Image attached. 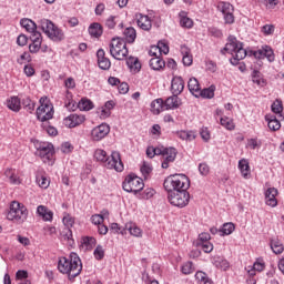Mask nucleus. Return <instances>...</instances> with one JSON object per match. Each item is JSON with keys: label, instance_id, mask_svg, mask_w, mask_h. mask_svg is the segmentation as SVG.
I'll return each mask as SVG.
<instances>
[{"label": "nucleus", "instance_id": "f257e3e1", "mask_svg": "<svg viewBox=\"0 0 284 284\" xmlns=\"http://www.w3.org/2000/svg\"><path fill=\"white\" fill-rule=\"evenodd\" d=\"M82 270L83 264H81V258L77 253H71L69 257H59L58 271L60 274H65L69 281H74Z\"/></svg>", "mask_w": 284, "mask_h": 284}, {"label": "nucleus", "instance_id": "f03ea898", "mask_svg": "<svg viewBox=\"0 0 284 284\" xmlns=\"http://www.w3.org/2000/svg\"><path fill=\"white\" fill-rule=\"evenodd\" d=\"M94 159L99 163H102L108 170H115V172H123V161H121V153L113 151L111 155H108V152L102 149H97L94 151Z\"/></svg>", "mask_w": 284, "mask_h": 284}, {"label": "nucleus", "instance_id": "7ed1b4c3", "mask_svg": "<svg viewBox=\"0 0 284 284\" xmlns=\"http://www.w3.org/2000/svg\"><path fill=\"white\" fill-rule=\"evenodd\" d=\"M221 54H232V65H239V61H243L247 57V51L243 48V42L239 41L236 37L229 36L225 47L221 50Z\"/></svg>", "mask_w": 284, "mask_h": 284}, {"label": "nucleus", "instance_id": "20e7f679", "mask_svg": "<svg viewBox=\"0 0 284 284\" xmlns=\"http://www.w3.org/2000/svg\"><path fill=\"white\" fill-rule=\"evenodd\" d=\"M176 149L172 146H149L146 149V156H149V159H154V156H162L163 170H168V168H170V163H174V161H176Z\"/></svg>", "mask_w": 284, "mask_h": 284}, {"label": "nucleus", "instance_id": "39448f33", "mask_svg": "<svg viewBox=\"0 0 284 284\" xmlns=\"http://www.w3.org/2000/svg\"><path fill=\"white\" fill-rule=\"evenodd\" d=\"M163 185L166 192H186L190 190V178L185 174L170 175L164 180Z\"/></svg>", "mask_w": 284, "mask_h": 284}, {"label": "nucleus", "instance_id": "423d86ee", "mask_svg": "<svg viewBox=\"0 0 284 284\" xmlns=\"http://www.w3.org/2000/svg\"><path fill=\"white\" fill-rule=\"evenodd\" d=\"M7 219L8 221H12V223H17L18 225L26 223V221H28V207H26L23 203L17 201L11 202Z\"/></svg>", "mask_w": 284, "mask_h": 284}, {"label": "nucleus", "instance_id": "0eeeda50", "mask_svg": "<svg viewBox=\"0 0 284 284\" xmlns=\"http://www.w3.org/2000/svg\"><path fill=\"white\" fill-rule=\"evenodd\" d=\"M41 30L47 34L51 41H63L65 39V33L59 27H57L52 21L43 19L40 21Z\"/></svg>", "mask_w": 284, "mask_h": 284}, {"label": "nucleus", "instance_id": "6e6552de", "mask_svg": "<svg viewBox=\"0 0 284 284\" xmlns=\"http://www.w3.org/2000/svg\"><path fill=\"white\" fill-rule=\"evenodd\" d=\"M110 54L113 57V59H116V61H125L128 59V45L125 44V40L121 38H114L112 39L110 43Z\"/></svg>", "mask_w": 284, "mask_h": 284}, {"label": "nucleus", "instance_id": "1a4fd4ad", "mask_svg": "<svg viewBox=\"0 0 284 284\" xmlns=\"http://www.w3.org/2000/svg\"><path fill=\"white\" fill-rule=\"evenodd\" d=\"M37 119L42 123L50 121L54 116V105L48 98L40 99V108L37 109Z\"/></svg>", "mask_w": 284, "mask_h": 284}, {"label": "nucleus", "instance_id": "9d476101", "mask_svg": "<svg viewBox=\"0 0 284 284\" xmlns=\"http://www.w3.org/2000/svg\"><path fill=\"white\" fill-rule=\"evenodd\" d=\"M122 187L124 192H131L133 194H138V192H141V190L145 187V184L143 183V179L134 174H129L124 179L122 183Z\"/></svg>", "mask_w": 284, "mask_h": 284}, {"label": "nucleus", "instance_id": "9b49d317", "mask_svg": "<svg viewBox=\"0 0 284 284\" xmlns=\"http://www.w3.org/2000/svg\"><path fill=\"white\" fill-rule=\"evenodd\" d=\"M34 148L43 163H50L54 159V145L50 142H34Z\"/></svg>", "mask_w": 284, "mask_h": 284}, {"label": "nucleus", "instance_id": "f8f14e48", "mask_svg": "<svg viewBox=\"0 0 284 284\" xmlns=\"http://www.w3.org/2000/svg\"><path fill=\"white\" fill-rule=\"evenodd\" d=\"M169 203L175 207H186L190 204V193L187 191L169 192Z\"/></svg>", "mask_w": 284, "mask_h": 284}, {"label": "nucleus", "instance_id": "ddd939ff", "mask_svg": "<svg viewBox=\"0 0 284 284\" xmlns=\"http://www.w3.org/2000/svg\"><path fill=\"white\" fill-rule=\"evenodd\" d=\"M212 235L210 233H200L197 239L193 242V245L197 250H202L205 254H210L214 251V244H212Z\"/></svg>", "mask_w": 284, "mask_h": 284}, {"label": "nucleus", "instance_id": "4468645a", "mask_svg": "<svg viewBox=\"0 0 284 284\" xmlns=\"http://www.w3.org/2000/svg\"><path fill=\"white\" fill-rule=\"evenodd\" d=\"M217 10L222 12L225 23L229 26L234 23V6L232 3L221 1L217 3Z\"/></svg>", "mask_w": 284, "mask_h": 284}, {"label": "nucleus", "instance_id": "2eb2a0df", "mask_svg": "<svg viewBox=\"0 0 284 284\" xmlns=\"http://www.w3.org/2000/svg\"><path fill=\"white\" fill-rule=\"evenodd\" d=\"M252 54L255 57V59H267L270 63H274V61H276L274 49H272L270 45H262L261 49L252 51Z\"/></svg>", "mask_w": 284, "mask_h": 284}, {"label": "nucleus", "instance_id": "dca6fc26", "mask_svg": "<svg viewBox=\"0 0 284 284\" xmlns=\"http://www.w3.org/2000/svg\"><path fill=\"white\" fill-rule=\"evenodd\" d=\"M108 134H110V125H108L106 123H102L92 129L91 140L92 141H103V139H105V136Z\"/></svg>", "mask_w": 284, "mask_h": 284}, {"label": "nucleus", "instance_id": "f3484780", "mask_svg": "<svg viewBox=\"0 0 284 284\" xmlns=\"http://www.w3.org/2000/svg\"><path fill=\"white\" fill-rule=\"evenodd\" d=\"M82 123H85V115L83 114L71 113L69 116L63 119V125L70 129L79 128Z\"/></svg>", "mask_w": 284, "mask_h": 284}, {"label": "nucleus", "instance_id": "a211bd4d", "mask_svg": "<svg viewBox=\"0 0 284 284\" xmlns=\"http://www.w3.org/2000/svg\"><path fill=\"white\" fill-rule=\"evenodd\" d=\"M265 204L270 207H276L278 205V200L276 199L278 196V190L276 187H268L265 193Z\"/></svg>", "mask_w": 284, "mask_h": 284}, {"label": "nucleus", "instance_id": "6ab92c4d", "mask_svg": "<svg viewBox=\"0 0 284 284\" xmlns=\"http://www.w3.org/2000/svg\"><path fill=\"white\" fill-rule=\"evenodd\" d=\"M135 19L136 24L141 30H144V32H150V30H152V20L150 19V17L143 13H136Z\"/></svg>", "mask_w": 284, "mask_h": 284}, {"label": "nucleus", "instance_id": "aec40b11", "mask_svg": "<svg viewBox=\"0 0 284 284\" xmlns=\"http://www.w3.org/2000/svg\"><path fill=\"white\" fill-rule=\"evenodd\" d=\"M31 43L29 44V52L31 54H37L39 50H41V43H43V38L41 37V32H36L30 37Z\"/></svg>", "mask_w": 284, "mask_h": 284}, {"label": "nucleus", "instance_id": "412c9836", "mask_svg": "<svg viewBox=\"0 0 284 284\" xmlns=\"http://www.w3.org/2000/svg\"><path fill=\"white\" fill-rule=\"evenodd\" d=\"M97 59L100 70H110V68H112L110 58L105 57V50L99 49L97 52Z\"/></svg>", "mask_w": 284, "mask_h": 284}, {"label": "nucleus", "instance_id": "4be33fe9", "mask_svg": "<svg viewBox=\"0 0 284 284\" xmlns=\"http://www.w3.org/2000/svg\"><path fill=\"white\" fill-rule=\"evenodd\" d=\"M185 90V81H183V78L175 75L173 77L171 81V92L172 94H175L179 97Z\"/></svg>", "mask_w": 284, "mask_h": 284}, {"label": "nucleus", "instance_id": "5701e85b", "mask_svg": "<svg viewBox=\"0 0 284 284\" xmlns=\"http://www.w3.org/2000/svg\"><path fill=\"white\" fill-rule=\"evenodd\" d=\"M180 52L182 54L183 65H185L186 68H190V65L194 63V57L192 55V50L187 45L183 44L180 48Z\"/></svg>", "mask_w": 284, "mask_h": 284}, {"label": "nucleus", "instance_id": "b1692460", "mask_svg": "<svg viewBox=\"0 0 284 284\" xmlns=\"http://www.w3.org/2000/svg\"><path fill=\"white\" fill-rule=\"evenodd\" d=\"M156 52L160 54H168L170 52V47L164 41H159L156 47H152L150 50L151 57H156Z\"/></svg>", "mask_w": 284, "mask_h": 284}, {"label": "nucleus", "instance_id": "393cba45", "mask_svg": "<svg viewBox=\"0 0 284 284\" xmlns=\"http://www.w3.org/2000/svg\"><path fill=\"white\" fill-rule=\"evenodd\" d=\"M37 214L38 216H41L42 221H52L54 213L52 211H49L45 205H39L37 207Z\"/></svg>", "mask_w": 284, "mask_h": 284}, {"label": "nucleus", "instance_id": "a878e982", "mask_svg": "<svg viewBox=\"0 0 284 284\" xmlns=\"http://www.w3.org/2000/svg\"><path fill=\"white\" fill-rule=\"evenodd\" d=\"M181 105V100L179 99V95L173 94L172 97H169L164 101V109L165 110H176Z\"/></svg>", "mask_w": 284, "mask_h": 284}, {"label": "nucleus", "instance_id": "bb28decb", "mask_svg": "<svg viewBox=\"0 0 284 284\" xmlns=\"http://www.w3.org/2000/svg\"><path fill=\"white\" fill-rule=\"evenodd\" d=\"M243 179H250V174H252V171L250 169V162L245 159H242L239 161L237 165Z\"/></svg>", "mask_w": 284, "mask_h": 284}, {"label": "nucleus", "instance_id": "cd10ccee", "mask_svg": "<svg viewBox=\"0 0 284 284\" xmlns=\"http://www.w3.org/2000/svg\"><path fill=\"white\" fill-rule=\"evenodd\" d=\"M175 136H178V139H181V141L192 142L194 141V139H196V132L185 130L176 131Z\"/></svg>", "mask_w": 284, "mask_h": 284}, {"label": "nucleus", "instance_id": "c85d7f7f", "mask_svg": "<svg viewBox=\"0 0 284 284\" xmlns=\"http://www.w3.org/2000/svg\"><path fill=\"white\" fill-rule=\"evenodd\" d=\"M20 26L24 28L27 32H30V34H34L36 32H39L37 31V23H34V21L28 18L21 19Z\"/></svg>", "mask_w": 284, "mask_h": 284}, {"label": "nucleus", "instance_id": "c756f323", "mask_svg": "<svg viewBox=\"0 0 284 284\" xmlns=\"http://www.w3.org/2000/svg\"><path fill=\"white\" fill-rule=\"evenodd\" d=\"M7 106L12 112H19L21 110V99L19 97L13 95L7 100Z\"/></svg>", "mask_w": 284, "mask_h": 284}, {"label": "nucleus", "instance_id": "7c9ffc66", "mask_svg": "<svg viewBox=\"0 0 284 284\" xmlns=\"http://www.w3.org/2000/svg\"><path fill=\"white\" fill-rule=\"evenodd\" d=\"M181 28H187L189 30L194 27V21L187 17V12L181 11L179 13Z\"/></svg>", "mask_w": 284, "mask_h": 284}, {"label": "nucleus", "instance_id": "2f4dec72", "mask_svg": "<svg viewBox=\"0 0 284 284\" xmlns=\"http://www.w3.org/2000/svg\"><path fill=\"white\" fill-rule=\"evenodd\" d=\"M151 112L153 114H159L160 112H165V104L163 99H155L151 102Z\"/></svg>", "mask_w": 284, "mask_h": 284}, {"label": "nucleus", "instance_id": "473e14b6", "mask_svg": "<svg viewBox=\"0 0 284 284\" xmlns=\"http://www.w3.org/2000/svg\"><path fill=\"white\" fill-rule=\"evenodd\" d=\"M123 37L126 43H134V41H136V29H134V27L125 28Z\"/></svg>", "mask_w": 284, "mask_h": 284}, {"label": "nucleus", "instance_id": "72a5a7b5", "mask_svg": "<svg viewBox=\"0 0 284 284\" xmlns=\"http://www.w3.org/2000/svg\"><path fill=\"white\" fill-rule=\"evenodd\" d=\"M187 89L194 97H199V92L201 91V84L196 78H191L187 82Z\"/></svg>", "mask_w": 284, "mask_h": 284}, {"label": "nucleus", "instance_id": "f704fd0d", "mask_svg": "<svg viewBox=\"0 0 284 284\" xmlns=\"http://www.w3.org/2000/svg\"><path fill=\"white\" fill-rule=\"evenodd\" d=\"M125 230L130 232L131 236H135L136 239H141L143 236V231L136 224L129 222L125 224Z\"/></svg>", "mask_w": 284, "mask_h": 284}, {"label": "nucleus", "instance_id": "c9c22d12", "mask_svg": "<svg viewBox=\"0 0 284 284\" xmlns=\"http://www.w3.org/2000/svg\"><path fill=\"white\" fill-rule=\"evenodd\" d=\"M36 182L42 190H48V187H50V179L48 175H45V173L37 174Z\"/></svg>", "mask_w": 284, "mask_h": 284}, {"label": "nucleus", "instance_id": "e433bc0d", "mask_svg": "<svg viewBox=\"0 0 284 284\" xmlns=\"http://www.w3.org/2000/svg\"><path fill=\"white\" fill-rule=\"evenodd\" d=\"M4 176L9 179V182L12 183V185H19L21 183V180L19 179V175H17V171L14 169H7L4 171Z\"/></svg>", "mask_w": 284, "mask_h": 284}, {"label": "nucleus", "instance_id": "4c0bfd02", "mask_svg": "<svg viewBox=\"0 0 284 284\" xmlns=\"http://www.w3.org/2000/svg\"><path fill=\"white\" fill-rule=\"evenodd\" d=\"M89 34L91 37H94L95 39H99L101 34H103V27H101L100 23L94 22L89 27Z\"/></svg>", "mask_w": 284, "mask_h": 284}, {"label": "nucleus", "instance_id": "58836bf2", "mask_svg": "<svg viewBox=\"0 0 284 284\" xmlns=\"http://www.w3.org/2000/svg\"><path fill=\"white\" fill-rule=\"evenodd\" d=\"M216 90L215 85H211L206 89H203L197 92V97H202V99H214V92Z\"/></svg>", "mask_w": 284, "mask_h": 284}, {"label": "nucleus", "instance_id": "ea45409f", "mask_svg": "<svg viewBox=\"0 0 284 284\" xmlns=\"http://www.w3.org/2000/svg\"><path fill=\"white\" fill-rule=\"evenodd\" d=\"M195 280L197 284H212V278L203 271H197L195 273Z\"/></svg>", "mask_w": 284, "mask_h": 284}, {"label": "nucleus", "instance_id": "a19ab883", "mask_svg": "<svg viewBox=\"0 0 284 284\" xmlns=\"http://www.w3.org/2000/svg\"><path fill=\"white\" fill-rule=\"evenodd\" d=\"M150 68L152 70H163L165 68V61L155 55L150 60Z\"/></svg>", "mask_w": 284, "mask_h": 284}, {"label": "nucleus", "instance_id": "79ce46f5", "mask_svg": "<svg viewBox=\"0 0 284 284\" xmlns=\"http://www.w3.org/2000/svg\"><path fill=\"white\" fill-rule=\"evenodd\" d=\"M126 65L130 68V70H134V72H139V70H141V62L139 61V58H128Z\"/></svg>", "mask_w": 284, "mask_h": 284}, {"label": "nucleus", "instance_id": "37998d69", "mask_svg": "<svg viewBox=\"0 0 284 284\" xmlns=\"http://www.w3.org/2000/svg\"><path fill=\"white\" fill-rule=\"evenodd\" d=\"M79 110H83L85 112L92 110L94 108V103L91 100L82 98L81 101L78 103Z\"/></svg>", "mask_w": 284, "mask_h": 284}, {"label": "nucleus", "instance_id": "c03bdc74", "mask_svg": "<svg viewBox=\"0 0 284 284\" xmlns=\"http://www.w3.org/2000/svg\"><path fill=\"white\" fill-rule=\"evenodd\" d=\"M214 265L217 270H223V272H227V270H230V262L223 257H217L214 261Z\"/></svg>", "mask_w": 284, "mask_h": 284}, {"label": "nucleus", "instance_id": "a18cd8bd", "mask_svg": "<svg viewBox=\"0 0 284 284\" xmlns=\"http://www.w3.org/2000/svg\"><path fill=\"white\" fill-rule=\"evenodd\" d=\"M268 128L276 132L277 130H281V121H278L275 116L266 118Z\"/></svg>", "mask_w": 284, "mask_h": 284}, {"label": "nucleus", "instance_id": "49530a36", "mask_svg": "<svg viewBox=\"0 0 284 284\" xmlns=\"http://www.w3.org/2000/svg\"><path fill=\"white\" fill-rule=\"evenodd\" d=\"M220 123L223 128H225L226 130H234L236 128V125L234 124V120L227 118V116H223L220 119Z\"/></svg>", "mask_w": 284, "mask_h": 284}, {"label": "nucleus", "instance_id": "de8ad7c7", "mask_svg": "<svg viewBox=\"0 0 284 284\" xmlns=\"http://www.w3.org/2000/svg\"><path fill=\"white\" fill-rule=\"evenodd\" d=\"M271 250L274 252V254H283V243H281L278 240H271Z\"/></svg>", "mask_w": 284, "mask_h": 284}, {"label": "nucleus", "instance_id": "09e8293b", "mask_svg": "<svg viewBox=\"0 0 284 284\" xmlns=\"http://www.w3.org/2000/svg\"><path fill=\"white\" fill-rule=\"evenodd\" d=\"M196 268L194 267V264L192 262H185L181 267L182 274L186 276L190 274H194Z\"/></svg>", "mask_w": 284, "mask_h": 284}, {"label": "nucleus", "instance_id": "8fccbe9b", "mask_svg": "<svg viewBox=\"0 0 284 284\" xmlns=\"http://www.w3.org/2000/svg\"><path fill=\"white\" fill-rule=\"evenodd\" d=\"M234 230H236V226H234V223L227 222V223L223 224V226L220 230V232H222V234L224 236H230V234H232V232H234Z\"/></svg>", "mask_w": 284, "mask_h": 284}, {"label": "nucleus", "instance_id": "3c124183", "mask_svg": "<svg viewBox=\"0 0 284 284\" xmlns=\"http://www.w3.org/2000/svg\"><path fill=\"white\" fill-rule=\"evenodd\" d=\"M82 245L85 250L90 251L94 247V245H97V239L90 236L83 237Z\"/></svg>", "mask_w": 284, "mask_h": 284}, {"label": "nucleus", "instance_id": "603ef678", "mask_svg": "<svg viewBox=\"0 0 284 284\" xmlns=\"http://www.w3.org/2000/svg\"><path fill=\"white\" fill-rule=\"evenodd\" d=\"M272 112L274 114H278L280 116H283V101L281 100H275L271 106Z\"/></svg>", "mask_w": 284, "mask_h": 284}, {"label": "nucleus", "instance_id": "864d4df0", "mask_svg": "<svg viewBox=\"0 0 284 284\" xmlns=\"http://www.w3.org/2000/svg\"><path fill=\"white\" fill-rule=\"evenodd\" d=\"M22 105L24 108V110H27V112H29V114H32V112H34V101H32L30 98H24L22 100Z\"/></svg>", "mask_w": 284, "mask_h": 284}, {"label": "nucleus", "instance_id": "5fc2aeb1", "mask_svg": "<svg viewBox=\"0 0 284 284\" xmlns=\"http://www.w3.org/2000/svg\"><path fill=\"white\" fill-rule=\"evenodd\" d=\"M93 256L97 261H103V258H105V248L98 245L93 252Z\"/></svg>", "mask_w": 284, "mask_h": 284}, {"label": "nucleus", "instance_id": "6e6d98bb", "mask_svg": "<svg viewBox=\"0 0 284 284\" xmlns=\"http://www.w3.org/2000/svg\"><path fill=\"white\" fill-rule=\"evenodd\" d=\"M42 129L47 131L49 136H57L58 134L57 128L50 125L48 121L42 122Z\"/></svg>", "mask_w": 284, "mask_h": 284}, {"label": "nucleus", "instance_id": "4d7b16f0", "mask_svg": "<svg viewBox=\"0 0 284 284\" xmlns=\"http://www.w3.org/2000/svg\"><path fill=\"white\" fill-rule=\"evenodd\" d=\"M274 30H276V27H274V24H264L261 28V32L264 34V37H270L274 34Z\"/></svg>", "mask_w": 284, "mask_h": 284}, {"label": "nucleus", "instance_id": "13d9d810", "mask_svg": "<svg viewBox=\"0 0 284 284\" xmlns=\"http://www.w3.org/2000/svg\"><path fill=\"white\" fill-rule=\"evenodd\" d=\"M74 217H72V215L67 214L63 219H62V223L63 225H65L67 230H70V227H72L74 225Z\"/></svg>", "mask_w": 284, "mask_h": 284}, {"label": "nucleus", "instance_id": "bf43d9fd", "mask_svg": "<svg viewBox=\"0 0 284 284\" xmlns=\"http://www.w3.org/2000/svg\"><path fill=\"white\" fill-rule=\"evenodd\" d=\"M140 170L144 179H148L150 174H152V166L145 162L143 163Z\"/></svg>", "mask_w": 284, "mask_h": 284}, {"label": "nucleus", "instance_id": "052dcab7", "mask_svg": "<svg viewBox=\"0 0 284 284\" xmlns=\"http://www.w3.org/2000/svg\"><path fill=\"white\" fill-rule=\"evenodd\" d=\"M199 172L202 176H207V174H210V165H207V163H205V162L200 163Z\"/></svg>", "mask_w": 284, "mask_h": 284}, {"label": "nucleus", "instance_id": "680f3d73", "mask_svg": "<svg viewBox=\"0 0 284 284\" xmlns=\"http://www.w3.org/2000/svg\"><path fill=\"white\" fill-rule=\"evenodd\" d=\"M116 19H119V17L115 16H111L106 19L105 26L109 28V30H113V28L116 27Z\"/></svg>", "mask_w": 284, "mask_h": 284}, {"label": "nucleus", "instance_id": "e2e57ef3", "mask_svg": "<svg viewBox=\"0 0 284 284\" xmlns=\"http://www.w3.org/2000/svg\"><path fill=\"white\" fill-rule=\"evenodd\" d=\"M103 221H105V219L101 214H94L91 216V222L93 223V225L99 226L103 223Z\"/></svg>", "mask_w": 284, "mask_h": 284}, {"label": "nucleus", "instance_id": "0e129e2a", "mask_svg": "<svg viewBox=\"0 0 284 284\" xmlns=\"http://www.w3.org/2000/svg\"><path fill=\"white\" fill-rule=\"evenodd\" d=\"M64 88H67V90H74V88H77V82L73 80V78H68L64 81Z\"/></svg>", "mask_w": 284, "mask_h": 284}, {"label": "nucleus", "instance_id": "69168bd1", "mask_svg": "<svg viewBox=\"0 0 284 284\" xmlns=\"http://www.w3.org/2000/svg\"><path fill=\"white\" fill-rule=\"evenodd\" d=\"M253 270H255L256 272H263V270H265V263L262 260H257L253 264Z\"/></svg>", "mask_w": 284, "mask_h": 284}, {"label": "nucleus", "instance_id": "338daca9", "mask_svg": "<svg viewBox=\"0 0 284 284\" xmlns=\"http://www.w3.org/2000/svg\"><path fill=\"white\" fill-rule=\"evenodd\" d=\"M23 72H24V74L27 75V77H34V67L33 65H31V64H27V65H24V68H23Z\"/></svg>", "mask_w": 284, "mask_h": 284}, {"label": "nucleus", "instance_id": "774afa93", "mask_svg": "<svg viewBox=\"0 0 284 284\" xmlns=\"http://www.w3.org/2000/svg\"><path fill=\"white\" fill-rule=\"evenodd\" d=\"M200 135L202 136L203 141H210L211 139L210 130H207V128H202L200 131Z\"/></svg>", "mask_w": 284, "mask_h": 284}]
</instances>
